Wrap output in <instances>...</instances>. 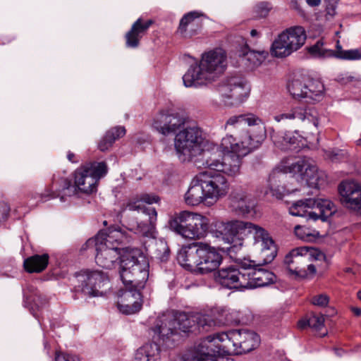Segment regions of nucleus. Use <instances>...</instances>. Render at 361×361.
<instances>
[{"mask_svg": "<svg viewBox=\"0 0 361 361\" xmlns=\"http://www.w3.org/2000/svg\"><path fill=\"white\" fill-rule=\"evenodd\" d=\"M227 134L219 147L204 152L205 166L229 176L240 173L242 159L257 149L265 137L261 119L248 114L233 116L225 123Z\"/></svg>", "mask_w": 361, "mask_h": 361, "instance_id": "f257e3e1", "label": "nucleus"}, {"mask_svg": "<svg viewBox=\"0 0 361 361\" xmlns=\"http://www.w3.org/2000/svg\"><path fill=\"white\" fill-rule=\"evenodd\" d=\"M236 336L237 330L208 336L192 352L185 354L183 361H234L224 360L223 357L238 354V341L233 339Z\"/></svg>", "mask_w": 361, "mask_h": 361, "instance_id": "f03ea898", "label": "nucleus"}, {"mask_svg": "<svg viewBox=\"0 0 361 361\" xmlns=\"http://www.w3.org/2000/svg\"><path fill=\"white\" fill-rule=\"evenodd\" d=\"M226 66V56L222 49H215L202 54L200 63L191 66L183 76L186 87H200L214 82L223 73Z\"/></svg>", "mask_w": 361, "mask_h": 361, "instance_id": "7ed1b4c3", "label": "nucleus"}, {"mask_svg": "<svg viewBox=\"0 0 361 361\" xmlns=\"http://www.w3.org/2000/svg\"><path fill=\"white\" fill-rule=\"evenodd\" d=\"M119 275L125 286L142 289L149 277V262L141 250L125 247L121 255Z\"/></svg>", "mask_w": 361, "mask_h": 361, "instance_id": "20e7f679", "label": "nucleus"}, {"mask_svg": "<svg viewBox=\"0 0 361 361\" xmlns=\"http://www.w3.org/2000/svg\"><path fill=\"white\" fill-rule=\"evenodd\" d=\"M127 240V233L121 227H106L96 237V263L104 268L111 269L125 248L118 245Z\"/></svg>", "mask_w": 361, "mask_h": 361, "instance_id": "39448f33", "label": "nucleus"}, {"mask_svg": "<svg viewBox=\"0 0 361 361\" xmlns=\"http://www.w3.org/2000/svg\"><path fill=\"white\" fill-rule=\"evenodd\" d=\"M279 169L311 188H319L325 182L324 174L319 172L317 166L307 157L285 158L281 161Z\"/></svg>", "mask_w": 361, "mask_h": 361, "instance_id": "423d86ee", "label": "nucleus"}, {"mask_svg": "<svg viewBox=\"0 0 361 361\" xmlns=\"http://www.w3.org/2000/svg\"><path fill=\"white\" fill-rule=\"evenodd\" d=\"M335 212V206L330 200L314 197L298 200L289 207L290 214L313 221L321 219L327 222Z\"/></svg>", "mask_w": 361, "mask_h": 361, "instance_id": "0eeeda50", "label": "nucleus"}, {"mask_svg": "<svg viewBox=\"0 0 361 361\" xmlns=\"http://www.w3.org/2000/svg\"><path fill=\"white\" fill-rule=\"evenodd\" d=\"M202 142L201 129L195 123L190 122L176 135L174 145L177 153L183 157L182 159L185 161L209 152L202 149Z\"/></svg>", "mask_w": 361, "mask_h": 361, "instance_id": "6e6552de", "label": "nucleus"}, {"mask_svg": "<svg viewBox=\"0 0 361 361\" xmlns=\"http://www.w3.org/2000/svg\"><path fill=\"white\" fill-rule=\"evenodd\" d=\"M221 317H214L209 314L201 312H179L173 316L175 326L177 331L183 332L195 331L199 332L209 331L213 326L221 325L225 323Z\"/></svg>", "mask_w": 361, "mask_h": 361, "instance_id": "1a4fd4ad", "label": "nucleus"}, {"mask_svg": "<svg viewBox=\"0 0 361 361\" xmlns=\"http://www.w3.org/2000/svg\"><path fill=\"white\" fill-rule=\"evenodd\" d=\"M306 32L302 26H293L282 32L273 42L271 53L279 58L286 57L305 43Z\"/></svg>", "mask_w": 361, "mask_h": 361, "instance_id": "9d476101", "label": "nucleus"}, {"mask_svg": "<svg viewBox=\"0 0 361 361\" xmlns=\"http://www.w3.org/2000/svg\"><path fill=\"white\" fill-rule=\"evenodd\" d=\"M108 171V167L104 161L90 162L79 167L75 171L74 186L76 191L89 194L97 190L99 180L104 177Z\"/></svg>", "mask_w": 361, "mask_h": 361, "instance_id": "9b49d317", "label": "nucleus"}, {"mask_svg": "<svg viewBox=\"0 0 361 361\" xmlns=\"http://www.w3.org/2000/svg\"><path fill=\"white\" fill-rule=\"evenodd\" d=\"M274 119L283 125L294 127L302 124H312L317 127L319 123L318 113L313 106L296 102L283 109L281 114L275 115Z\"/></svg>", "mask_w": 361, "mask_h": 361, "instance_id": "f8f14e48", "label": "nucleus"}, {"mask_svg": "<svg viewBox=\"0 0 361 361\" xmlns=\"http://www.w3.org/2000/svg\"><path fill=\"white\" fill-rule=\"evenodd\" d=\"M301 247L293 249L284 258V264L289 272L300 279H306L313 276L316 272V264L307 261Z\"/></svg>", "mask_w": 361, "mask_h": 361, "instance_id": "ddd939ff", "label": "nucleus"}, {"mask_svg": "<svg viewBox=\"0 0 361 361\" xmlns=\"http://www.w3.org/2000/svg\"><path fill=\"white\" fill-rule=\"evenodd\" d=\"M229 207L243 216L257 218L260 213L257 208V200L255 196L243 189L236 190L231 195Z\"/></svg>", "mask_w": 361, "mask_h": 361, "instance_id": "4468645a", "label": "nucleus"}, {"mask_svg": "<svg viewBox=\"0 0 361 361\" xmlns=\"http://www.w3.org/2000/svg\"><path fill=\"white\" fill-rule=\"evenodd\" d=\"M218 91L226 105L240 104L248 95L246 84L239 78L233 77L221 84Z\"/></svg>", "mask_w": 361, "mask_h": 361, "instance_id": "2eb2a0df", "label": "nucleus"}, {"mask_svg": "<svg viewBox=\"0 0 361 361\" xmlns=\"http://www.w3.org/2000/svg\"><path fill=\"white\" fill-rule=\"evenodd\" d=\"M254 244L259 245L261 251L259 254V265L271 263L277 255V247L272 237L264 227H249Z\"/></svg>", "mask_w": 361, "mask_h": 361, "instance_id": "dca6fc26", "label": "nucleus"}, {"mask_svg": "<svg viewBox=\"0 0 361 361\" xmlns=\"http://www.w3.org/2000/svg\"><path fill=\"white\" fill-rule=\"evenodd\" d=\"M190 122L179 113L160 112L155 116L152 126L164 135L181 130Z\"/></svg>", "mask_w": 361, "mask_h": 361, "instance_id": "f3484780", "label": "nucleus"}, {"mask_svg": "<svg viewBox=\"0 0 361 361\" xmlns=\"http://www.w3.org/2000/svg\"><path fill=\"white\" fill-rule=\"evenodd\" d=\"M204 188L206 197L215 201L227 192L228 184L226 178L219 172L204 171L199 173Z\"/></svg>", "mask_w": 361, "mask_h": 361, "instance_id": "a211bd4d", "label": "nucleus"}, {"mask_svg": "<svg viewBox=\"0 0 361 361\" xmlns=\"http://www.w3.org/2000/svg\"><path fill=\"white\" fill-rule=\"evenodd\" d=\"M245 266L237 269L228 267L219 269L214 274L215 281L224 288L229 289H244L248 282L245 279Z\"/></svg>", "mask_w": 361, "mask_h": 361, "instance_id": "6ab92c4d", "label": "nucleus"}, {"mask_svg": "<svg viewBox=\"0 0 361 361\" xmlns=\"http://www.w3.org/2000/svg\"><path fill=\"white\" fill-rule=\"evenodd\" d=\"M76 277L81 283V290L90 296H98L99 289L108 281L107 276L99 271L82 270L77 274Z\"/></svg>", "mask_w": 361, "mask_h": 361, "instance_id": "aec40b11", "label": "nucleus"}, {"mask_svg": "<svg viewBox=\"0 0 361 361\" xmlns=\"http://www.w3.org/2000/svg\"><path fill=\"white\" fill-rule=\"evenodd\" d=\"M140 290L133 286H126L118 293V308L123 314H131L137 312L142 307Z\"/></svg>", "mask_w": 361, "mask_h": 361, "instance_id": "412c9836", "label": "nucleus"}, {"mask_svg": "<svg viewBox=\"0 0 361 361\" xmlns=\"http://www.w3.org/2000/svg\"><path fill=\"white\" fill-rule=\"evenodd\" d=\"M253 264H250L245 267V279L248 282L247 287L245 288H255L262 287L273 283L276 280V276L271 271L262 268L259 265V259L257 264L252 262Z\"/></svg>", "mask_w": 361, "mask_h": 361, "instance_id": "4be33fe9", "label": "nucleus"}, {"mask_svg": "<svg viewBox=\"0 0 361 361\" xmlns=\"http://www.w3.org/2000/svg\"><path fill=\"white\" fill-rule=\"evenodd\" d=\"M159 200L157 195L144 193L140 197L131 199L127 204L126 208L130 211H140L148 218L149 223L144 222L142 226H154L157 222V212L153 207H146L145 203L151 204L157 202Z\"/></svg>", "mask_w": 361, "mask_h": 361, "instance_id": "5701e85b", "label": "nucleus"}, {"mask_svg": "<svg viewBox=\"0 0 361 361\" xmlns=\"http://www.w3.org/2000/svg\"><path fill=\"white\" fill-rule=\"evenodd\" d=\"M200 263L198 271L207 274L215 271L222 262V255L215 247L204 243L199 244Z\"/></svg>", "mask_w": 361, "mask_h": 361, "instance_id": "b1692460", "label": "nucleus"}, {"mask_svg": "<svg viewBox=\"0 0 361 361\" xmlns=\"http://www.w3.org/2000/svg\"><path fill=\"white\" fill-rule=\"evenodd\" d=\"M338 189L341 202L350 209L361 214V185L355 182H343Z\"/></svg>", "mask_w": 361, "mask_h": 361, "instance_id": "393cba45", "label": "nucleus"}, {"mask_svg": "<svg viewBox=\"0 0 361 361\" xmlns=\"http://www.w3.org/2000/svg\"><path fill=\"white\" fill-rule=\"evenodd\" d=\"M287 173L279 169V165L274 169L269 175L265 194L269 193L277 199H282L286 192L289 191L284 183Z\"/></svg>", "mask_w": 361, "mask_h": 361, "instance_id": "a878e982", "label": "nucleus"}, {"mask_svg": "<svg viewBox=\"0 0 361 361\" xmlns=\"http://www.w3.org/2000/svg\"><path fill=\"white\" fill-rule=\"evenodd\" d=\"M48 192L47 196L52 198L59 197L61 202H64L66 197H71L76 193V188L68 178L54 175Z\"/></svg>", "mask_w": 361, "mask_h": 361, "instance_id": "bb28decb", "label": "nucleus"}, {"mask_svg": "<svg viewBox=\"0 0 361 361\" xmlns=\"http://www.w3.org/2000/svg\"><path fill=\"white\" fill-rule=\"evenodd\" d=\"M153 23L152 20L144 21L142 18H138L125 35L126 47L137 48L140 44V39L146 34L147 30Z\"/></svg>", "mask_w": 361, "mask_h": 361, "instance_id": "cd10ccee", "label": "nucleus"}, {"mask_svg": "<svg viewBox=\"0 0 361 361\" xmlns=\"http://www.w3.org/2000/svg\"><path fill=\"white\" fill-rule=\"evenodd\" d=\"M238 341V354L247 353L257 348L260 342L259 336L248 330H237V336L233 337Z\"/></svg>", "mask_w": 361, "mask_h": 361, "instance_id": "c85d7f7f", "label": "nucleus"}, {"mask_svg": "<svg viewBox=\"0 0 361 361\" xmlns=\"http://www.w3.org/2000/svg\"><path fill=\"white\" fill-rule=\"evenodd\" d=\"M207 200L204 188L198 174L192 180L185 195V201L188 205L197 206Z\"/></svg>", "mask_w": 361, "mask_h": 361, "instance_id": "c756f323", "label": "nucleus"}, {"mask_svg": "<svg viewBox=\"0 0 361 361\" xmlns=\"http://www.w3.org/2000/svg\"><path fill=\"white\" fill-rule=\"evenodd\" d=\"M155 336L158 338H168L169 336L177 334V326H175L173 322V316L171 314H163L157 318L155 326L153 329Z\"/></svg>", "mask_w": 361, "mask_h": 361, "instance_id": "7c9ffc66", "label": "nucleus"}, {"mask_svg": "<svg viewBox=\"0 0 361 361\" xmlns=\"http://www.w3.org/2000/svg\"><path fill=\"white\" fill-rule=\"evenodd\" d=\"M208 226V219L197 213L183 211L177 214L174 219L170 221L169 226Z\"/></svg>", "mask_w": 361, "mask_h": 361, "instance_id": "2f4dec72", "label": "nucleus"}, {"mask_svg": "<svg viewBox=\"0 0 361 361\" xmlns=\"http://www.w3.org/2000/svg\"><path fill=\"white\" fill-rule=\"evenodd\" d=\"M199 245L197 247H188L180 250L177 255L178 263L188 269L197 267L200 263Z\"/></svg>", "mask_w": 361, "mask_h": 361, "instance_id": "473e14b6", "label": "nucleus"}, {"mask_svg": "<svg viewBox=\"0 0 361 361\" xmlns=\"http://www.w3.org/2000/svg\"><path fill=\"white\" fill-rule=\"evenodd\" d=\"M267 56V51L250 50L247 47H245L240 55L241 62L250 69L260 66Z\"/></svg>", "mask_w": 361, "mask_h": 361, "instance_id": "72a5a7b5", "label": "nucleus"}, {"mask_svg": "<svg viewBox=\"0 0 361 361\" xmlns=\"http://www.w3.org/2000/svg\"><path fill=\"white\" fill-rule=\"evenodd\" d=\"M239 227H218V228L211 231L213 237L218 241H221L225 244L231 245L238 243L241 240L240 234L238 230Z\"/></svg>", "mask_w": 361, "mask_h": 361, "instance_id": "f704fd0d", "label": "nucleus"}, {"mask_svg": "<svg viewBox=\"0 0 361 361\" xmlns=\"http://www.w3.org/2000/svg\"><path fill=\"white\" fill-rule=\"evenodd\" d=\"M271 139L275 146L281 150L293 151L300 147L298 138L293 135L292 133H274L271 135Z\"/></svg>", "mask_w": 361, "mask_h": 361, "instance_id": "c9c22d12", "label": "nucleus"}, {"mask_svg": "<svg viewBox=\"0 0 361 361\" xmlns=\"http://www.w3.org/2000/svg\"><path fill=\"white\" fill-rule=\"evenodd\" d=\"M160 350L158 344L147 343L137 350L135 361H160Z\"/></svg>", "mask_w": 361, "mask_h": 361, "instance_id": "e433bc0d", "label": "nucleus"}, {"mask_svg": "<svg viewBox=\"0 0 361 361\" xmlns=\"http://www.w3.org/2000/svg\"><path fill=\"white\" fill-rule=\"evenodd\" d=\"M49 262L47 254L35 255L24 260L23 266L29 273H39L46 269Z\"/></svg>", "mask_w": 361, "mask_h": 361, "instance_id": "4c0bfd02", "label": "nucleus"}, {"mask_svg": "<svg viewBox=\"0 0 361 361\" xmlns=\"http://www.w3.org/2000/svg\"><path fill=\"white\" fill-rule=\"evenodd\" d=\"M340 50L343 49L338 40L336 42V51L325 47L322 40L317 41L316 44L308 48L309 53L313 57L318 59H326L331 57L337 58L336 54L340 51Z\"/></svg>", "mask_w": 361, "mask_h": 361, "instance_id": "58836bf2", "label": "nucleus"}, {"mask_svg": "<svg viewBox=\"0 0 361 361\" xmlns=\"http://www.w3.org/2000/svg\"><path fill=\"white\" fill-rule=\"evenodd\" d=\"M126 134L124 127L116 126L108 130L104 137L98 144V148L102 152H105L111 147L116 140L123 137Z\"/></svg>", "mask_w": 361, "mask_h": 361, "instance_id": "ea45409f", "label": "nucleus"}, {"mask_svg": "<svg viewBox=\"0 0 361 361\" xmlns=\"http://www.w3.org/2000/svg\"><path fill=\"white\" fill-rule=\"evenodd\" d=\"M121 228L123 231L126 232L127 239H128V238H131L130 233H132L136 235L144 243H146L149 239H155L157 235L155 227H132L130 228H128V227ZM126 241H128V240Z\"/></svg>", "mask_w": 361, "mask_h": 361, "instance_id": "a19ab883", "label": "nucleus"}, {"mask_svg": "<svg viewBox=\"0 0 361 361\" xmlns=\"http://www.w3.org/2000/svg\"><path fill=\"white\" fill-rule=\"evenodd\" d=\"M324 87L318 80H308L306 82V99L312 102H319L324 96Z\"/></svg>", "mask_w": 361, "mask_h": 361, "instance_id": "79ce46f5", "label": "nucleus"}, {"mask_svg": "<svg viewBox=\"0 0 361 361\" xmlns=\"http://www.w3.org/2000/svg\"><path fill=\"white\" fill-rule=\"evenodd\" d=\"M173 231L186 240H195L206 235V227H171Z\"/></svg>", "mask_w": 361, "mask_h": 361, "instance_id": "37998d69", "label": "nucleus"}, {"mask_svg": "<svg viewBox=\"0 0 361 361\" xmlns=\"http://www.w3.org/2000/svg\"><path fill=\"white\" fill-rule=\"evenodd\" d=\"M294 233L298 238L305 242H315L324 236L313 227H295Z\"/></svg>", "mask_w": 361, "mask_h": 361, "instance_id": "c03bdc74", "label": "nucleus"}, {"mask_svg": "<svg viewBox=\"0 0 361 361\" xmlns=\"http://www.w3.org/2000/svg\"><path fill=\"white\" fill-rule=\"evenodd\" d=\"M290 94L295 99H306V82H303L299 79L293 80L288 85Z\"/></svg>", "mask_w": 361, "mask_h": 361, "instance_id": "a18cd8bd", "label": "nucleus"}, {"mask_svg": "<svg viewBox=\"0 0 361 361\" xmlns=\"http://www.w3.org/2000/svg\"><path fill=\"white\" fill-rule=\"evenodd\" d=\"M153 255L154 257L157 258L161 262L168 260L170 255V250L167 243L163 240L159 239L156 241L155 247H154Z\"/></svg>", "mask_w": 361, "mask_h": 361, "instance_id": "49530a36", "label": "nucleus"}, {"mask_svg": "<svg viewBox=\"0 0 361 361\" xmlns=\"http://www.w3.org/2000/svg\"><path fill=\"white\" fill-rule=\"evenodd\" d=\"M301 250L303 252L307 261L309 263L312 262L326 261V255L320 250L314 247H300Z\"/></svg>", "mask_w": 361, "mask_h": 361, "instance_id": "de8ad7c7", "label": "nucleus"}, {"mask_svg": "<svg viewBox=\"0 0 361 361\" xmlns=\"http://www.w3.org/2000/svg\"><path fill=\"white\" fill-rule=\"evenodd\" d=\"M336 56L337 59L343 60H360L361 59V49L340 50Z\"/></svg>", "mask_w": 361, "mask_h": 361, "instance_id": "09e8293b", "label": "nucleus"}, {"mask_svg": "<svg viewBox=\"0 0 361 361\" xmlns=\"http://www.w3.org/2000/svg\"><path fill=\"white\" fill-rule=\"evenodd\" d=\"M325 318L323 314H313L308 319L307 322L308 326L315 331H319L324 325Z\"/></svg>", "mask_w": 361, "mask_h": 361, "instance_id": "8fccbe9b", "label": "nucleus"}, {"mask_svg": "<svg viewBox=\"0 0 361 361\" xmlns=\"http://www.w3.org/2000/svg\"><path fill=\"white\" fill-rule=\"evenodd\" d=\"M326 158L332 161H339L347 158V152L343 149H329L325 151Z\"/></svg>", "mask_w": 361, "mask_h": 361, "instance_id": "3c124183", "label": "nucleus"}, {"mask_svg": "<svg viewBox=\"0 0 361 361\" xmlns=\"http://www.w3.org/2000/svg\"><path fill=\"white\" fill-rule=\"evenodd\" d=\"M271 8V5L269 2L262 1L255 6L254 11L257 17L264 18L269 14Z\"/></svg>", "mask_w": 361, "mask_h": 361, "instance_id": "603ef678", "label": "nucleus"}, {"mask_svg": "<svg viewBox=\"0 0 361 361\" xmlns=\"http://www.w3.org/2000/svg\"><path fill=\"white\" fill-rule=\"evenodd\" d=\"M196 18L197 14L195 12H190L185 14L180 20L178 30L181 33L186 31L187 25L191 23Z\"/></svg>", "mask_w": 361, "mask_h": 361, "instance_id": "864d4df0", "label": "nucleus"}, {"mask_svg": "<svg viewBox=\"0 0 361 361\" xmlns=\"http://www.w3.org/2000/svg\"><path fill=\"white\" fill-rule=\"evenodd\" d=\"M329 298L326 294L314 295L312 298V303L319 307H325L328 305Z\"/></svg>", "mask_w": 361, "mask_h": 361, "instance_id": "5fc2aeb1", "label": "nucleus"}, {"mask_svg": "<svg viewBox=\"0 0 361 361\" xmlns=\"http://www.w3.org/2000/svg\"><path fill=\"white\" fill-rule=\"evenodd\" d=\"M11 208L8 203L5 202H0V221H4L9 215Z\"/></svg>", "mask_w": 361, "mask_h": 361, "instance_id": "6e6d98bb", "label": "nucleus"}, {"mask_svg": "<svg viewBox=\"0 0 361 361\" xmlns=\"http://www.w3.org/2000/svg\"><path fill=\"white\" fill-rule=\"evenodd\" d=\"M55 361H79L78 357L71 355H67L63 353H56L55 357Z\"/></svg>", "mask_w": 361, "mask_h": 361, "instance_id": "4d7b16f0", "label": "nucleus"}, {"mask_svg": "<svg viewBox=\"0 0 361 361\" xmlns=\"http://www.w3.org/2000/svg\"><path fill=\"white\" fill-rule=\"evenodd\" d=\"M223 226H256L255 224L248 222V221H240L238 219H233L231 221H228L226 223H223Z\"/></svg>", "mask_w": 361, "mask_h": 361, "instance_id": "13d9d810", "label": "nucleus"}, {"mask_svg": "<svg viewBox=\"0 0 361 361\" xmlns=\"http://www.w3.org/2000/svg\"><path fill=\"white\" fill-rule=\"evenodd\" d=\"M94 243H96V240H94L92 239L87 240L86 241V243L82 246L81 250H87L89 247L93 246Z\"/></svg>", "mask_w": 361, "mask_h": 361, "instance_id": "bf43d9fd", "label": "nucleus"}, {"mask_svg": "<svg viewBox=\"0 0 361 361\" xmlns=\"http://www.w3.org/2000/svg\"><path fill=\"white\" fill-rule=\"evenodd\" d=\"M75 154H73L71 152H68L67 159H68V161H70L71 162H73V163L78 162V160L75 159Z\"/></svg>", "mask_w": 361, "mask_h": 361, "instance_id": "052dcab7", "label": "nucleus"}, {"mask_svg": "<svg viewBox=\"0 0 361 361\" xmlns=\"http://www.w3.org/2000/svg\"><path fill=\"white\" fill-rule=\"evenodd\" d=\"M306 1L310 6H317L320 4L321 0H306Z\"/></svg>", "mask_w": 361, "mask_h": 361, "instance_id": "680f3d73", "label": "nucleus"}, {"mask_svg": "<svg viewBox=\"0 0 361 361\" xmlns=\"http://www.w3.org/2000/svg\"><path fill=\"white\" fill-rule=\"evenodd\" d=\"M298 326L300 329H305L306 326H308V324L307 322V320L306 319H302V320H300L298 323Z\"/></svg>", "mask_w": 361, "mask_h": 361, "instance_id": "e2e57ef3", "label": "nucleus"}, {"mask_svg": "<svg viewBox=\"0 0 361 361\" xmlns=\"http://www.w3.org/2000/svg\"><path fill=\"white\" fill-rule=\"evenodd\" d=\"M352 311L354 312V314L357 316L361 315V309L358 307H353Z\"/></svg>", "mask_w": 361, "mask_h": 361, "instance_id": "0e129e2a", "label": "nucleus"}, {"mask_svg": "<svg viewBox=\"0 0 361 361\" xmlns=\"http://www.w3.org/2000/svg\"><path fill=\"white\" fill-rule=\"evenodd\" d=\"M250 35L252 37H255V36L258 35V32L256 30H252L250 32Z\"/></svg>", "mask_w": 361, "mask_h": 361, "instance_id": "69168bd1", "label": "nucleus"}, {"mask_svg": "<svg viewBox=\"0 0 361 361\" xmlns=\"http://www.w3.org/2000/svg\"><path fill=\"white\" fill-rule=\"evenodd\" d=\"M357 297L361 300V290L357 292Z\"/></svg>", "mask_w": 361, "mask_h": 361, "instance_id": "338daca9", "label": "nucleus"}, {"mask_svg": "<svg viewBox=\"0 0 361 361\" xmlns=\"http://www.w3.org/2000/svg\"><path fill=\"white\" fill-rule=\"evenodd\" d=\"M103 226H107V222H106V221H103Z\"/></svg>", "mask_w": 361, "mask_h": 361, "instance_id": "774afa93", "label": "nucleus"}]
</instances>
